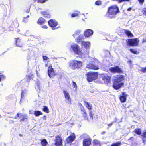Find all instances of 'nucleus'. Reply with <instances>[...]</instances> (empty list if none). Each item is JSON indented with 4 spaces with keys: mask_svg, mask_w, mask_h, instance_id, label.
<instances>
[{
    "mask_svg": "<svg viewBox=\"0 0 146 146\" xmlns=\"http://www.w3.org/2000/svg\"><path fill=\"white\" fill-rule=\"evenodd\" d=\"M87 54H88V52H87Z\"/></svg>",
    "mask_w": 146,
    "mask_h": 146,
    "instance_id": "62",
    "label": "nucleus"
},
{
    "mask_svg": "<svg viewBox=\"0 0 146 146\" xmlns=\"http://www.w3.org/2000/svg\"><path fill=\"white\" fill-rule=\"evenodd\" d=\"M91 139L88 138L84 139L83 142V146H89L91 143Z\"/></svg>",
    "mask_w": 146,
    "mask_h": 146,
    "instance_id": "16",
    "label": "nucleus"
},
{
    "mask_svg": "<svg viewBox=\"0 0 146 146\" xmlns=\"http://www.w3.org/2000/svg\"><path fill=\"white\" fill-rule=\"evenodd\" d=\"M69 65L71 68L74 69L80 68L82 66V64L81 61L74 60L70 62Z\"/></svg>",
    "mask_w": 146,
    "mask_h": 146,
    "instance_id": "3",
    "label": "nucleus"
},
{
    "mask_svg": "<svg viewBox=\"0 0 146 146\" xmlns=\"http://www.w3.org/2000/svg\"><path fill=\"white\" fill-rule=\"evenodd\" d=\"M72 86L74 88H75V90H76L77 89V86L76 83L74 81H72Z\"/></svg>",
    "mask_w": 146,
    "mask_h": 146,
    "instance_id": "37",
    "label": "nucleus"
},
{
    "mask_svg": "<svg viewBox=\"0 0 146 146\" xmlns=\"http://www.w3.org/2000/svg\"><path fill=\"white\" fill-rule=\"evenodd\" d=\"M132 10V8L131 7L128 8L127 9V11H130Z\"/></svg>",
    "mask_w": 146,
    "mask_h": 146,
    "instance_id": "52",
    "label": "nucleus"
},
{
    "mask_svg": "<svg viewBox=\"0 0 146 146\" xmlns=\"http://www.w3.org/2000/svg\"><path fill=\"white\" fill-rule=\"evenodd\" d=\"M135 132L137 134L140 135L141 134V131L140 129L138 128L135 129Z\"/></svg>",
    "mask_w": 146,
    "mask_h": 146,
    "instance_id": "31",
    "label": "nucleus"
},
{
    "mask_svg": "<svg viewBox=\"0 0 146 146\" xmlns=\"http://www.w3.org/2000/svg\"><path fill=\"white\" fill-rule=\"evenodd\" d=\"M81 114L82 115L83 117L85 118V119H86V111L84 109V108H83L81 109Z\"/></svg>",
    "mask_w": 146,
    "mask_h": 146,
    "instance_id": "25",
    "label": "nucleus"
},
{
    "mask_svg": "<svg viewBox=\"0 0 146 146\" xmlns=\"http://www.w3.org/2000/svg\"><path fill=\"white\" fill-rule=\"evenodd\" d=\"M140 70L143 72L144 73L146 72V67L145 68H141Z\"/></svg>",
    "mask_w": 146,
    "mask_h": 146,
    "instance_id": "39",
    "label": "nucleus"
},
{
    "mask_svg": "<svg viewBox=\"0 0 146 146\" xmlns=\"http://www.w3.org/2000/svg\"><path fill=\"white\" fill-rule=\"evenodd\" d=\"M63 93L65 96V99L67 101V102L68 104L71 103V98L68 92L66 90H64Z\"/></svg>",
    "mask_w": 146,
    "mask_h": 146,
    "instance_id": "10",
    "label": "nucleus"
},
{
    "mask_svg": "<svg viewBox=\"0 0 146 146\" xmlns=\"http://www.w3.org/2000/svg\"><path fill=\"white\" fill-rule=\"evenodd\" d=\"M79 12H78L77 13H75L72 15L71 16L72 17H75L78 16L79 14Z\"/></svg>",
    "mask_w": 146,
    "mask_h": 146,
    "instance_id": "40",
    "label": "nucleus"
},
{
    "mask_svg": "<svg viewBox=\"0 0 146 146\" xmlns=\"http://www.w3.org/2000/svg\"><path fill=\"white\" fill-rule=\"evenodd\" d=\"M46 115H44V116H43V119H44L46 120Z\"/></svg>",
    "mask_w": 146,
    "mask_h": 146,
    "instance_id": "54",
    "label": "nucleus"
},
{
    "mask_svg": "<svg viewBox=\"0 0 146 146\" xmlns=\"http://www.w3.org/2000/svg\"><path fill=\"white\" fill-rule=\"evenodd\" d=\"M41 27L42 28H44V29H46L47 28V26L45 25H44L42 26Z\"/></svg>",
    "mask_w": 146,
    "mask_h": 146,
    "instance_id": "51",
    "label": "nucleus"
},
{
    "mask_svg": "<svg viewBox=\"0 0 146 146\" xmlns=\"http://www.w3.org/2000/svg\"><path fill=\"white\" fill-rule=\"evenodd\" d=\"M124 79V77L123 76L121 75H118L115 76L114 81L117 80V82L121 83Z\"/></svg>",
    "mask_w": 146,
    "mask_h": 146,
    "instance_id": "12",
    "label": "nucleus"
},
{
    "mask_svg": "<svg viewBox=\"0 0 146 146\" xmlns=\"http://www.w3.org/2000/svg\"><path fill=\"white\" fill-rule=\"evenodd\" d=\"M70 50L75 54H78L81 57H84L86 54V53L82 52L79 46L75 44H73L71 45Z\"/></svg>",
    "mask_w": 146,
    "mask_h": 146,
    "instance_id": "1",
    "label": "nucleus"
},
{
    "mask_svg": "<svg viewBox=\"0 0 146 146\" xmlns=\"http://www.w3.org/2000/svg\"><path fill=\"white\" fill-rule=\"evenodd\" d=\"M27 12H29V11H27Z\"/></svg>",
    "mask_w": 146,
    "mask_h": 146,
    "instance_id": "61",
    "label": "nucleus"
},
{
    "mask_svg": "<svg viewBox=\"0 0 146 146\" xmlns=\"http://www.w3.org/2000/svg\"><path fill=\"white\" fill-rule=\"evenodd\" d=\"M142 11L143 14H144V13H145V14L146 15V8H144L142 10Z\"/></svg>",
    "mask_w": 146,
    "mask_h": 146,
    "instance_id": "46",
    "label": "nucleus"
},
{
    "mask_svg": "<svg viewBox=\"0 0 146 146\" xmlns=\"http://www.w3.org/2000/svg\"><path fill=\"white\" fill-rule=\"evenodd\" d=\"M81 31L80 30H77L75 32V34H73L72 35L74 37H75V35H78L80 32Z\"/></svg>",
    "mask_w": 146,
    "mask_h": 146,
    "instance_id": "36",
    "label": "nucleus"
},
{
    "mask_svg": "<svg viewBox=\"0 0 146 146\" xmlns=\"http://www.w3.org/2000/svg\"><path fill=\"white\" fill-rule=\"evenodd\" d=\"M126 33L127 35L129 36L132 37L133 36V35L131 33V32L129 31H126Z\"/></svg>",
    "mask_w": 146,
    "mask_h": 146,
    "instance_id": "33",
    "label": "nucleus"
},
{
    "mask_svg": "<svg viewBox=\"0 0 146 146\" xmlns=\"http://www.w3.org/2000/svg\"><path fill=\"white\" fill-rule=\"evenodd\" d=\"M139 3H143L144 1V0H138Z\"/></svg>",
    "mask_w": 146,
    "mask_h": 146,
    "instance_id": "50",
    "label": "nucleus"
},
{
    "mask_svg": "<svg viewBox=\"0 0 146 146\" xmlns=\"http://www.w3.org/2000/svg\"><path fill=\"white\" fill-rule=\"evenodd\" d=\"M43 61L44 62H49V58L46 56H43Z\"/></svg>",
    "mask_w": 146,
    "mask_h": 146,
    "instance_id": "32",
    "label": "nucleus"
},
{
    "mask_svg": "<svg viewBox=\"0 0 146 146\" xmlns=\"http://www.w3.org/2000/svg\"><path fill=\"white\" fill-rule=\"evenodd\" d=\"M105 133V131H103L102 132V134H104Z\"/></svg>",
    "mask_w": 146,
    "mask_h": 146,
    "instance_id": "57",
    "label": "nucleus"
},
{
    "mask_svg": "<svg viewBox=\"0 0 146 146\" xmlns=\"http://www.w3.org/2000/svg\"><path fill=\"white\" fill-rule=\"evenodd\" d=\"M48 74L49 76L51 78H53L56 75V74L53 70L51 66H49L48 67Z\"/></svg>",
    "mask_w": 146,
    "mask_h": 146,
    "instance_id": "7",
    "label": "nucleus"
},
{
    "mask_svg": "<svg viewBox=\"0 0 146 146\" xmlns=\"http://www.w3.org/2000/svg\"><path fill=\"white\" fill-rule=\"evenodd\" d=\"M86 68L90 69L97 70L99 68L98 66H95L92 64H89L87 65Z\"/></svg>",
    "mask_w": 146,
    "mask_h": 146,
    "instance_id": "17",
    "label": "nucleus"
},
{
    "mask_svg": "<svg viewBox=\"0 0 146 146\" xmlns=\"http://www.w3.org/2000/svg\"><path fill=\"white\" fill-rule=\"evenodd\" d=\"M110 40L112 41L113 40Z\"/></svg>",
    "mask_w": 146,
    "mask_h": 146,
    "instance_id": "63",
    "label": "nucleus"
},
{
    "mask_svg": "<svg viewBox=\"0 0 146 146\" xmlns=\"http://www.w3.org/2000/svg\"><path fill=\"white\" fill-rule=\"evenodd\" d=\"M47 0H38V2L41 3H44Z\"/></svg>",
    "mask_w": 146,
    "mask_h": 146,
    "instance_id": "44",
    "label": "nucleus"
},
{
    "mask_svg": "<svg viewBox=\"0 0 146 146\" xmlns=\"http://www.w3.org/2000/svg\"><path fill=\"white\" fill-rule=\"evenodd\" d=\"M49 25L51 27H55L58 24V23L54 20L51 19L48 21Z\"/></svg>",
    "mask_w": 146,
    "mask_h": 146,
    "instance_id": "14",
    "label": "nucleus"
},
{
    "mask_svg": "<svg viewBox=\"0 0 146 146\" xmlns=\"http://www.w3.org/2000/svg\"><path fill=\"white\" fill-rule=\"evenodd\" d=\"M101 77L104 81V83L110 86V78L107 74H102L101 75Z\"/></svg>",
    "mask_w": 146,
    "mask_h": 146,
    "instance_id": "6",
    "label": "nucleus"
},
{
    "mask_svg": "<svg viewBox=\"0 0 146 146\" xmlns=\"http://www.w3.org/2000/svg\"><path fill=\"white\" fill-rule=\"evenodd\" d=\"M123 96H121L120 97V99L121 101L122 102H125L126 100V97L127 95L126 94L125 92H123L122 93Z\"/></svg>",
    "mask_w": 146,
    "mask_h": 146,
    "instance_id": "18",
    "label": "nucleus"
},
{
    "mask_svg": "<svg viewBox=\"0 0 146 146\" xmlns=\"http://www.w3.org/2000/svg\"><path fill=\"white\" fill-rule=\"evenodd\" d=\"M34 115L36 117H38L39 116L42 115V113L39 111H34Z\"/></svg>",
    "mask_w": 146,
    "mask_h": 146,
    "instance_id": "24",
    "label": "nucleus"
},
{
    "mask_svg": "<svg viewBox=\"0 0 146 146\" xmlns=\"http://www.w3.org/2000/svg\"><path fill=\"white\" fill-rule=\"evenodd\" d=\"M93 31L90 29H86L84 32V35L86 37H89L93 35Z\"/></svg>",
    "mask_w": 146,
    "mask_h": 146,
    "instance_id": "11",
    "label": "nucleus"
},
{
    "mask_svg": "<svg viewBox=\"0 0 146 146\" xmlns=\"http://www.w3.org/2000/svg\"><path fill=\"white\" fill-rule=\"evenodd\" d=\"M139 40L137 38L129 39L127 40V44L132 46H137Z\"/></svg>",
    "mask_w": 146,
    "mask_h": 146,
    "instance_id": "5",
    "label": "nucleus"
},
{
    "mask_svg": "<svg viewBox=\"0 0 146 146\" xmlns=\"http://www.w3.org/2000/svg\"><path fill=\"white\" fill-rule=\"evenodd\" d=\"M16 44L17 46L19 47H22L23 46L22 43L20 42V40L17 38L16 41Z\"/></svg>",
    "mask_w": 146,
    "mask_h": 146,
    "instance_id": "23",
    "label": "nucleus"
},
{
    "mask_svg": "<svg viewBox=\"0 0 146 146\" xmlns=\"http://www.w3.org/2000/svg\"><path fill=\"white\" fill-rule=\"evenodd\" d=\"M29 15L27 16L26 17H25L24 18L23 21L25 23L27 22L28 21L27 18H29Z\"/></svg>",
    "mask_w": 146,
    "mask_h": 146,
    "instance_id": "38",
    "label": "nucleus"
},
{
    "mask_svg": "<svg viewBox=\"0 0 146 146\" xmlns=\"http://www.w3.org/2000/svg\"><path fill=\"white\" fill-rule=\"evenodd\" d=\"M142 140H143V142L144 143H145L146 142V141H145V139H143Z\"/></svg>",
    "mask_w": 146,
    "mask_h": 146,
    "instance_id": "56",
    "label": "nucleus"
},
{
    "mask_svg": "<svg viewBox=\"0 0 146 146\" xmlns=\"http://www.w3.org/2000/svg\"><path fill=\"white\" fill-rule=\"evenodd\" d=\"M118 7L117 5H112L110 7L108 10V13L110 15H112V17L115 15L119 12Z\"/></svg>",
    "mask_w": 146,
    "mask_h": 146,
    "instance_id": "2",
    "label": "nucleus"
},
{
    "mask_svg": "<svg viewBox=\"0 0 146 146\" xmlns=\"http://www.w3.org/2000/svg\"><path fill=\"white\" fill-rule=\"evenodd\" d=\"M40 82H38L36 84V85L37 86V88L39 89L40 88Z\"/></svg>",
    "mask_w": 146,
    "mask_h": 146,
    "instance_id": "43",
    "label": "nucleus"
},
{
    "mask_svg": "<svg viewBox=\"0 0 146 146\" xmlns=\"http://www.w3.org/2000/svg\"><path fill=\"white\" fill-rule=\"evenodd\" d=\"M90 118L91 119H92L93 118V114H92V113L91 111H90Z\"/></svg>",
    "mask_w": 146,
    "mask_h": 146,
    "instance_id": "45",
    "label": "nucleus"
},
{
    "mask_svg": "<svg viewBox=\"0 0 146 146\" xmlns=\"http://www.w3.org/2000/svg\"><path fill=\"white\" fill-rule=\"evenodd\" d=\"M99 141L97 140H94L93 141V143L94 144H96L98 143Z\"/></svg>",
    "mask_w": 146,
    "mask_h": 146,
    "instance_id": "47",
    "label": "nucleus"
},
{
    "mask_svg": "<svg viewBox=\"0 0 146 146\" xmlns=\"http://www.w3.org/2000/svg\"><path fill=\"white\" fill-rule=\"evenodd\" d=\"M82 44L84 46L86 49H89L90 46V44L89 42H82Z\"/></svg>",
    "mask_w": 146,
    "mask_h": 146,
    "instance_id": "20",
    "label": "nucleus"
},
{
    "mask_svg": "<svg viewBox=\"0 0 146 146\" xmlns=\"http://www.w3.org/2000/svg\"><path fill=\"white\" fill-rule=\"evenodd\" d=\"M98 76L97 73L94 72H88L87 74V80L89 82H91L97 79Z\"/></svg>",
    "mask_w": 146,
    "mask_h": 146,
    "instance_id": "4",
    "label": "nucleus"
},
{
    "mask_svg": "<svg viewBox=\"0 0 146 146\" xmlns=\"http://www.w3.org/2000/svg\"><path fill=\"white\" fill-rule=\"evenodd\" d=\"M130 50L131 52L134 54H139V52L135 49H130Z\"/></svg>",
    "mask_w": 146,
    "mask_h": 146,
    "instance_id": "34",
    "label": "nucleus"
},
{
    "mask_svg": "<svg viewBox=\"0 0 146 146\" xmlns=\"http://www.w3.org/2000/svg\"><path fill=\"white\" fill-rule=\"evenodd\" d=\"M62 139L60 137L58 136L56 138L55 145L56 146H62Z\"/></svg>",
    "mask_w": 146,
    "mask_h": 146,
    "instance_id": "13",
    "label": "nucleus"
},
{
    "mask_svg": "<svg viewBox=\"0 0 146 146\" xmlns=\"http://www.w3.org/2000/svg\"><path fill=\"white\" fill-rule=\"evenodd\" d=\"M75 138V135L74 133H72L67 138L66 141L67 143H71L74 140Z\"/></svg>",
    "mask_w": 146,
    "mask_h": 146,
    "instance_id": "15",
    "label": "nucleus"
},
{
    "mask_svg": "<svg viewBox=\"0 0 146 146\" xmlns=\"http://www.w3.org/2000/svg\"><path fill=\"white\" fill-rule=\"evenodd\" d=\"M27 92V90L26 89H25L22 91L20 102H22V99L24 98L25 97V94Z\"/></svg>",
    "mask_w": 146,
    "mask_h": 146,
    "instance_id": "26",
    "label": "nucleus"
},
{
    "mask_svg": "<svg viewBox=\"0 0 146 146\" xmlns=\"http://www.w3.org/2000/svg\"><path fill=\"white\" fill-rule=\"evenodd\" d=\"M84 102L85 106L88 110H92V106L91 104L86 101H84Z\"/></svg>",
    "mask_w": 146,
    "mask_h": 146,
    "instance_id": "19",
    "label": "nucleus"
},
{
    "mask_svg": "<svg viewBox=\"0 0 146 146\" xmlns=\"http://www.w3.org/2000/svg\"><path fill=\"white\" fill-rule=\"evenodd\" d=\"M45 19L42 17H40L38 19V23L40 24H42L44 23Z\"/></svg>",
    "mask_w": 146,
    "mask_h": 146,
    "instance_id": "27",
    "label": "nucleus"
},
{
    "mask_svg": "<svg viewBox=\"0 0 146 146\" xmlns=\"http://www.w3.org/2000/svg\"><path fill=\"white\" fill-rule=\"evenodd\" d=\"M117 81V80L114 81L113 87L115 89L118 90L123 86L124 84L123 82L119 83Z\"/></svg>",
    "mask_w": 146,
    "mask_h": 146,
    "instance_id": "8",
    "label": "nucleus"
},
{
    "mask_svg": "<svg viewBox=\"0 0 146 146\" xmlns=\"http://www.w3.org/2000/svg\"><path fill=\"white\" fill-rule=\"evenodd\" d=\"M110 70L112 73H121L122 72L121 68L118 66L111 67L110 68Z\"/></svg>",
    "mask_w": 146,
    "mask_h": 146,
    "instance_id": "9",
    "label": "nucleus"
},
{
    "mask_svg": "<svg viewBox=\"0 0 146 146\" xmlns=\"http://www.w3.org/2000/svg\"><path fill=\"white\" fill-rule=\"evenodd\" d=\"M113 122H112L111 123L109 124L108 125V126H111L113 125Z\"/></svg>",
    "mask_w": 146,
    "mask_h": 146,
    "instance_id": "53",
    "label": "nucleus"
},
{
    "mask_svg": "<svg viewBox=\"0 0 146 146\" xmlns=\"http://www.w3.org/2000/svg\"><path fill=\"white\" fill-rule=\"evenodd\" d=\"M41 143L42 146H46L47 143V142L46 139H43L41 141Z\"/></svg>",
    "mask_w": 146,
    "mask_h": 146,
    "instance_id": "30",
    "label": "nucleus"
},
{
    "mask_svg": "<svg viewBox=\"0 0 146 146\" xmlns=\"http://www.w3.org/2000/svg\"><path fill=\"white\" fill-rule=\"evenodd\" d=\"M48 66V64H45V66L46 67Z\"/></svg>",
    "mask_w": 146,
    "mask_h": 146,
    "instance_id": "58",
    "label": "nucleus"
},
{
    "mask_svg": "<svg viewBox=\"0 0 146 146\" xmlns=\"http://www.w3.org/2000/svg\"><path fill=\"white\" fill-rule=\"evenodd\" d=\"M42 110L44 111L46 113H49V110L48 107L45 106H43Z\"/></svg>",
    "mask_w": 146,
    "mask_h": 146,
    "instance_id": "28",
    "label": "nucleus"
},
{
    "mask_svg": "<svg viewBox=\"0 0 146 146\" xmlns=\"http://www.w3.org/2000/svg\"><path fill=\"white\" fill-rule=\"evenodd\" d=\"M20 114L17 113V115L14 118L17 119L18 117H19Z\"/></svg>",
    "mask_w": 146,
    "mask_h": 146,
    "instance_id": "48",
    "label": "nucleus"
},
{
    "mask_svg": "<svg viewBox=\"0 0 146 146\" xmlns=\"http://www.w3.org/2000/svg\"><path fill=\"white\" fill-rule=\"evenodd\" d=\"M17 31L18 32H19L20 31V30L19 29H18V30H17Z\"/></svg>",
    "mask_w": 146,
    "mask_h": 146,
    "instance_id": "60",
    "label": "nucleus"
},
{
    "mask_svg": "<svg viewBox=\"0 0 146 146\" xmlns=\"http://www.w3.org/2000/svg\"><path fill=\"white\" fill-rule=\"evenodd\" d=\"M84 36L82 35H80L77 38L76 40L77 42H81L82 40L84 38Z\"/></svg>",
    "mask_w": 146,
    "mask_h": 146,
    "instance_id": "22",
    "label": "nucleus"
},
{
    "mask_svg": "<svg viewBox=\"0 0 146 146\" xmlns=\"http://www.w3.org/2000/svg\"><path fill=\"white\" fill-rule=\"evenodd\" d=\"M29 112V114H32L33 113V112H32V111H31V110H30Z\"/></svg>",
    "mask_w": 146,
    "mask_h": 146,
    "instance_id": "55",
    "label": "nucleus"
},
{
    "mask_svg": "<svg viewBox=\"0 0 146 146\" xmlns=\"http://www.w3.org/2000/svg\"><path fill=\"white\" fill-rule=\"evenodd\" d=\"M95 4L97 5H99L101 4V2L100 1H98L96 2Z\"/></svg>",
    "mask_w": 146,
    "mask_h": 146,
    "instance_id": "42",
    "label": "nucleus"
},
{
    "mask_svg": "<svg viewBox=\"0 0 146 146\" xmlns=\"http://www.w3.org/2000/svg\"><path fill=\"white\" fill-rule=\"evenodd\" d=\"M127 63L130 65L131 68L133 67L132 61L131 60L128 61L127 62Z\"/></svg>",
    "mask_w": 146,
    "mask_h": 146,
    "instance_id": "41",
    "label": "nucleus"
},
{
    "mask_svg": "<svg viewBox=\"0 0 146 146\" xmlns=\"http://www.w3.org/2000/svg\"><path fill=\"white\" fill-rule=\"evenodd\" d=\"M19 135L20 137H22V135L21 134H20Z\"/></svg>",
    "mask_w": 146,
    "mask_h": 146,
    "instance_id": "59",
    "label": "nucleus"
},
{
    "mask_svg": "<svg viewBox=\"0 0 146 146\" xmlns=\"http://www.w3.org/2000/svg\"><path fill=\"white\" fill-rule=\"evenodd\" d=\"M19 118L20 119V121H24V120L27 119V116L25 114H20Z\"/></svg>",
    "mask_w": 146,
    "mask_h": 146,
    "instance_id": "21",
    "label": "nucleus"
},
{
    "mask_svg": "<svg viewBox=\"0 0 146 146\" xmlns=\"http://www.w3.org/2000/svg\"><path fill=\"white\" fill-rule=\"evenodd\" d=\"M142 136L144 138H146V132L144 133H143Z\"/></svg>",
    "mask_w": 146,
    "mask_h": 146,
    "instance_id": "49",
    "label": "nucleus"
},
{
    "mask_svg": "<svg viewBox=\"0 0 146 146\" xmlns=\"http://www.w3.org/2000/svg\"><path fill=\"white\" fill-rule=\"evenodd\" d=\"M42 13L44 15V17L45 18H49L50 17V15L48 14L47 12H42Z\"/></svg>",
    "mask_w": 146,
    "mask_h": 146,
    "instance_id": "29",
    "label": "nucleus"
},
{
    "mask_svg": "<svg viewBox=\"0 0 146 146\" xmlns=\"http://www.w3.org/2000/svg\"><path fill=\"white\" fill-rule=\"evenodd\" d=\"M121 145V143L120 142H117L115 143H114L112 144L111 146H120Z\"/></svg>",
    "mask_w": 146,
    "mask_h": 146,
    "instance_id": "35",
    "label": "nucleus"
}]
</instances>
